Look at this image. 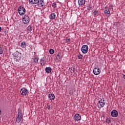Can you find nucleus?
Listing matches in <instances>:
<instances>
[{"mask_svg":"<svg viewBox=\"0 0 125 125\" xmlns=\"http://www.w3.org/2000/svg\"><path fill=\"white\" fill-rule=\"evenodd\" d=\"M37 4L41 7H42L44 5V0H39V2L37 3Z\"/></svg>","mask_w":125,"mask_h":125,"instance_id":"4468645a","label":"nucleus"},{"mask_svg":"<svg viewBox=\"0 0 125 125\" xmlns=\"http://www.w3.org/2000/svg\"><path fill=\"white\" fill-rule=\"evenodd\" d=\"M49 53L50 54H53L54 53V50L53 49H50L49 50Z\"/></svg>","mask_w":125,"mask_h":125,"instance_id":"393cba45","label":"nucleus"},{"mask_svg":"<svg viewBox=\"0 0 125 125\" xmlns=\"http://www.w3.org/2000/svg\"><path fill=\"white\" fill-rule=\"evenodd\" d=\"M77 57L78 59H83V56L81 54H79L78 55Z\"/></svg>","mask_w":125,"mask_h":125,"instance_id":"5701e85b","label":"nucleus"},{"mask_svg":"<svg viewBox=\"0 0 125 125\" xmlns=\"http://www.w3.org/2000/svg\"><path fill=\"white\" fill-rule=\"evenodd\" d=\"M45 71L46 73H47V74H50V73H51V71H52V69H51V67H46Z\"/></svg>","mask_w":125,"mask_h":125,"instance_id":"a211bd4d","label":"nucleus"},{"mask_svg":"<svg viewBox=\"0 0 125 125\" xmlns=\"http://www.w3.org/2000/svg\"><path fill=\"white\" fill-rule=\"evenodd\" d=\"M34 62H35V63H38L39 62V58H38L37 57H34Z\"/></svg>","mask_w":125,"mask_h":125,"instance_id":"4be33fe9","label":"nucleus"},{"mask_svg":"<svg viewBox=\"0 0 125 125\" xmlns=\"http://www.w3.org/2000/svg\"><path fill=\"white\" fill-rule=\"evenodd\" d=\"M22 21L23 24H29L30 23V17L29 15L26 14L22 17Z\"/></svg>","mask_w":125,"mask_h":125,"instance_id":"f257e3e1","label":"nucleus"},{"mask_svg":"<svg viewBox=\"0 0 125 125\" xmlns=\"http://www.w3.org/2000/svg\"><path fill=\"white\" fill-rule=\"evenodd\" d=\"M109 9H113V5L112 4L109 5Z\"/></svg>","mask_w":125,"mask_h":125,"instance_id":"2f4dec72","label":"nucleus"},{"mask_svg":"<svg viewBox=\"0 0 125 125\" xmlns=\"http://www.w3.org/2000/svg\"><path fill=\"white\" fill-rule=\"evenodd\" d=\"M0 32H1V27H0Z\"/></svg>","mask_w":125,"mask_h":125,"instance_id":"f704fd0d","label":"nucleus"},{"mask_svg":"<svg viewBox=\"0 0 125 125\" xmlns=\"http://www.w3.org/2000/svg\"><path fill=\"white\" fill-rule=\"evenodd\" d=\"M0 114H1V110H0Z\"/></svg>","mask_w":125,"mask_h":125,"instance_id":"c9c22d12","label":"nucleus"},{"mask_svg":"<svg viewBox=\"0 0 125 125\" xmlns=\"http://www.w3.org/2000/svg\"><path fill=\"white\" fill-rule=\"evenodd\" d=\"M26 46H27V44L25 42L21 43V47L22 48H26Z\"/></svg>","mask_w":125,"mask_h":125,"instance_id":"6ab92c4d","label":"nucleus"},{"mask_svg":"<svg viewBox=\"0 0 125 125\" xmlns=\"http://www.w3.org/2000/svg\"><path fill=\"white\" fill-rule=\"evenodd\" d=\"M27 31H29V32H32V31H33V26H32V25H29L27 27Z\"/></svg>","mask_w":125,"mask_h":125,"instance_id":"aec40b11","label":"nucleus"},{"mask_svg":"<svg viewBox=\"0 0 125 125\" xmlns=\"http://www.w3.org/2000/svg\"><path fill=\"white\" fill-rule=\"evenodd\" d=\"M23 118V115H22V113L20 111H19L18 113V116L16 119V121L17 123L19 124L20 122H21V120Z\"/></svg>","mask_w":125,"mask_h":125,"instance_id":"423d86ee","label":"nucleus"},{"mask_svg":"<svg viewBox=\"0 0 125 125\" xmlns=\"http://www.w3.org/2000/svg\"><path fill=\"white\" fill-rule=\"evenodd\" d=\"M56 18V15L54 13H52L50 14V19H51V20H54V19Z\"/></svg>","mask_w":125,"mask_h":125,"instance_id":"f3484780","label":"nucleus"},{"mask_svg":"<svg viewBox=\"0 0 125 125\" xmlns=\"http://www.w3.org/2000/svg\"><path fill=\"white\" fill-rule=\"evenodd\" d=\"M45 63H46V61H45V59L44 58H42L40 61V63L41 66H43L45 65Z\"/></svg>","mask_w":125,"mask_h":125,"instance_id":"f8f14e48","label":"nucleus"},{"mask_svg":"<svg viewBox=\"0 0 125 125\" xmlns=\"http://www.w3.org/2000/svg\"><path fill=\"white\" fill-rule=\"evenodd\" d=\"M52 6L53 7H54V8H55V7H56V2L53 3L52 4Z\"/></svg>","mask_w":125,"mask_h":125,"instance_id":"a878e982","label":"nucleus"},{"mask_svg":"<svg viewBox=\"0 0 125 125\" xmlns=\"http://www.w3.org/2000/svg\"><path fill=\"white\" fill-rule=\"evenodd\" d=\"M65 42H70V39L67 37L65 39Z\"/></svg>","mask_w":125,"mask_h":125,"instance_id":"bb28decb","label":"nucleus"},{"mask_svg":"<svg viewBox=\"0 0 125 125\" xmlns=\"http://www.w3.org/2000/svg\"><path fill=\"white\" fill-rule=\"evenodd\" d=\"M20 93L22 96H26L27 94H29V91L26 88H22L21 89Z\"/></svg>","mask_w":125,"mask_h":125,"instance_id":"39448f33","label":"nucleus"},{"mask_svg":"<svg viewBox=\"0 0 125 125\" xmlns=\"http://www.w3.org/2000/svg\"><path fill=\"white\" fill-rule=\"evenodd\" d=\"M105 122L107 124H110V123H111V121L108 118H106L105 119Z\"/></svg>","mask_w":125,"mask_h":125,"instance_id":"b1692460","label":"nucleus"},{"mask_svg":"<svg viewBox=\"0 0 125 125\" xmlns=\"http://www.w3.org/2000/svg\"><path fill=\"white\" fill-rule=\"evenodd\" d=\"M123 78H124V79H125V74L123 75Z\"/></svg>","mask_w":125,"mask_h":125,"instance_id":"72a5a7b5","label":"nucleus"},{"mask_svg":"<svg viewBox=\"0 0 125 125\" xmlns=\"http://www.w3.org/2000/svg\"><path fill=\"white\" fill-rule=\"evenodd\" d=\"M74 72H75V69L71 68V74H73V73H74Z\"/></svg>","mask_w":125,"mask_h":125,"instance_id":"c756f323","label":"nucleus"},{"mask_svg":"<svg viewBox=\"0 0 125 125\" xmlns=\"http://www.w3.org/2000/svg\"><path fill=\"white\" fill-rule=\"evenodd\" d=\"M74 119L75 122H78V121H81V120H82V117H81L80 114H76L74 116Z\"/></svg>","mask_w":125,"mask_h":125,"instance_id":"9b49d317","label":"nucleus"},{"mask_svg":"<svg viewBox=\"0 0 125 125\" xmlns=\"http://www.w3.org/2000/svg\"><path fill=\"white\" fill-rule=\"evenodd\" d=\"M48 98L50 100H54V98H55V96L54 95V94H49L48 95Z\"/></svg>","mask_w":125,"mask_h":125,"instance_id":"dca6fc26","label":"nucleus"},{"mask_svg":"<svg viewBox=\"0 0 125 125\" xmlns=\"http://www.w3.org/2000/svg\"><path fill=\"white\" fill-rule=\"evenodd\" d=\"M14 59L15 61L17 62H19L20 61V59H21V53L17 51L15 52L14 54Z\"/></svg>","mask_w":125,"mask_h":125,"instance_id":"f03ea898","label":"nucleus"},{"mask_svg":"<svg viewBox=\"0 0 125 125\" xmlns=\"http://www.w3.org/2000/svg\"><path fill=\"white\" fill-rule=\"evenodd\" d=\"M85 4V0H78V5L80 6H83Z\"/></svg>","mask_w":125,"mask_h":125,"instance_id":"ddd939ff","label":"nucleus"},{"mask_svg":"<svg viewBox=\"0 0 125 125\" xmlns=\"http://www.w3.org/2000/svg\"><path fill=\"white\" fill-rule=\"evenodd\" d=\"M105 104H106V103H105L104 99V98H102V99L98 101V107L100 109H101V108L104 107Z\"/></svg>","mask_w":125,"mask_h":125,"instance_id":"20e7f679","label":"nucleus"},{"mask_svg":"<svg viewBox=\"0 0 125 125\" xmlns=\"http://www.w3.org/2000/svg\"><path fill=\"white\" fill-rule=\"evenodd\" d=\"M82 52L84 54L87 53L88 51V46L87 45H83L82 46L81 48Z\"/></svg>","mask_w":125,"mask_h":125,"instance_id":"0eeeda50","label":"nucleus"},{"mask_svg":"<svg viewBox=\"0 0 125 125\" xmlns=\"http://www.w3.org/2000/svg\"><path fill=\"white\" fill-rule=\"evenodd\" d=\"M18 11L20 15H24L25 14V12H26V9L22 6H20L18 7Z\"/></svg>","mask_w":125,"mask_h":125,"instance_id":"7ed1b4c3","label":"nucleus"},{"mask_svg":"<svg viewBox=\"0 0 125 125\" xmlns=\"http://www.w3.org/2000/svg\"><path fill=\"white\" fill-rule=\"evenodd\" d=\"M56 59L57 60H61V58H59V55H58L57 57H56Z\"/></svg>","mask_w":125,"mask_h":125,"instance_id":"c85d7f7f","label":"nucleus"},{"mask_svg":"<svg viewBox=\"0 0 125 125\" xmlns=\"http://www.w3.org/2000/svg\"><path fill=\"white\" fill-rule=\"evenodd\" d=\"M93 16L94 17L98 16V11L94 10L93 12Z\"/></svg>","mask_w":125,"mask_h":125,"instance_id":"412c9836","label":"nucleus"},{"mask_svg":"<svg viewBox=\"0 0 125 125\" xmlns=\"http://www.w3.org/2000/svg\"><path fill=\"white\" fill-rule=\"evenodd\" d=\"M29 3L31 4H37L39 2V0H29Z\"/></svg>","mask_w":125,"mask_h":125,"instance_id":"2eb2a0df","label":"nucleus"},{"mask_svg":"<svg viewBox=\"0 0 125 125\" xmlns=\"http://www.w3.org/2000/svg\"><path fill=\"white\" fill-rule=\"evenodd\" d=\"M93 72L94 74L97 76L98 75H99L100 73H101V70L100 69L95 67L94 68Z\"/></svg>","mask_w":125,"mask_h":125,"instance_id":"9d476101","label":"nucleus"},{"mask_svg":"<svg viewBox=\"0 0 125 125\" xmlns=\"http://www.w3.org/2000/svg\"><path fill=\"white\" fill-rule=\"evenodd\" d=\"M111 116L113 117V118H117L119 116V112L116 109L113 110L111 112Z\"/></svg>","mask_w":125,"mask_h":125,"instance_id":"6e6552de","label":"nucleus"},{"mask_svg":"<svg viewBox=\"0 0 125 125\" xmlns=\"http://www.w3.org/2000/svg\"><path fill=\"white\" fill-rule=\"evenodd\" d=\"M47 109H48V110H51V106H50V105H47Z\"/></svg>","mask_w":125,"mask_h":125,"instance_id":"7c9ffc66","label":"nucleus"},{"mask_svg":"<svg viewBox=\"0 0 125 125\" xmlns=\"http://www.w3.org/2000/svg\"><path fill=\"white\" fill-rule=\"evenodd\" d=\"M3 53V51H2V49L1 47H0V54H2Z\"/></svg>","mask_w":125,"mask_h":125,"instance_id":"cd10ccee","label":"nucleus"},{"mask_svg":"<svg viewBox=\"0 0 125 125\" xmlns=\"http://www.w3.org/2000/svg\"><path fill=\"white\" fill-rule=\"evenodd\" d=\"M105 10L104 11V13L106 16H111V11L109 9H108L107 7H104Z\"/></svg>","mask_w":125,"mask_h":125,"instance_id":"1a4fd4ad","label":"nucleus"},{"mask_svg":"<svg viewBox=\"0 0 125 125\" xmlns=\"http://www.w3.org/2000/svg\"><path fill=\"white\" fill-rule=\"evenodd\" d=\"M87 10H90V7L87 6Z\"/></svg>","mask_w":125,"mask_h":125,"instance_id":"473e14b6","label":"nucleus"}]
</instances>
